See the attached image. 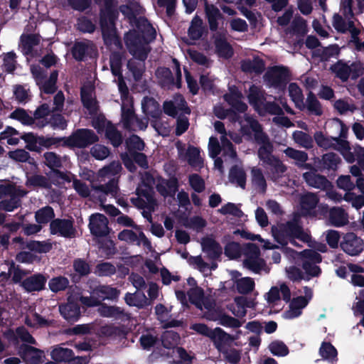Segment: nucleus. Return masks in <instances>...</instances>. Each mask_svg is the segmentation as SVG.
<instances>
[{
    "label": "nucleus",
    "instance_id": "1",
    "mask_svg": "<svg viewBox=\"0 0 364 364\" xmlns=\"http://www.w3.org/2000/svg\"><path fill=\"white\" fill-rule=\"evenodd\" d=\"M119 17L117 0H104L100 9L99 24L104 43L107 47L112 46L116 34V21Z\"/></svg>",
    "mask_w": 364,
    "mask_h": 364
},
{
    "label": "nucleus",
    "instance_id": "2",
    "mask_svg": "<svg viewBox=\"0 0 364 364\" xmlns=\"http://www.w3.org/2000/svg\"><path fill=\"white\" fill-rule=\"evenodd\" d=\"M245 121L248 124L242 126L241 132L244 136H248L252 135V132H254L255 141L260 145L257 151L259 159L264 163L267 161V159L274 157L273 145L268 135L263 131L262 124L258 120L249 116L245 117Z\"/></svg>",
    "mask_w": 364,
    "mask_h": 364
},
{
    "label": "nucleus",
    "instance_id": "3",
    "mask_svg": "<svg viewBox=\"0 0 364 364\" xmlns=\"http://www.w3.org/2000/svg\"><path fill=\"white\" fill-rule=\"evenodd\" d=\"M272 233L274 240L282 246L287 245L289 242L296 245L295 239L303 242H306L309 239L308 234L304 231L303 227L296 220H289L273 225Z\"/></svg>",
    "mask_w": 364,
    "mask_h": 364
},
{
    "label": "nucleus",
    "instance_id": "4",
    "mask_svg": "<svg viewBox=\"0 0 364 364\" xmlns=\"http://www.w3.org/2000/svg\"><path fill=\"white\" fill-rule=\"evenodd\" d=\"M124 41L129 53L136 60L145 61L151 51V48L144 37L136 30L131 29L124 34Z\"/></svg>",
    "mask_w": 364,
    "mask_h": 364
},
{
    "label": "nucleus",
    "instance_id": "5",
    "mask_svg": "<svg viewBox=\"0 0 364 364\" xmlns=\"http://www.w3.org/2000/svg\"><path fill=\"white\" fill-rule=\"evenodd\" d=\"M99 141V136L90 129L80 128L73 131L69 136H66L62 146L70 149H85Z\"/></svg>",
    "mask_w": 364,
    "mask_h": 364
},
{
    "label": "nucleus",
    "instance_id": "6",
    "mask_svg": "<svg viewBox=\"0 0 364 364\" xmlns=\"http://www.w3.org/2000/svg\"><path fill=\"white\" fill-rule=\"evenodd\" d=\"M263 77L269 87L284 91L290 80V72L285 66L274 65L269 68Z\"/></svg>",
    "mask_w": 364,
    "mask_h": 364
},
{
    "label": "nucleus",
    "instance_id": "7",
    "mask_svg": "<svg viewBox=\"0 0 364 364\" xmlns=\"http://www.w3.org/2000/svg\"><path fill=\"white\" fill-rule=\"evenodd\" d=\"M75 220L72 217L68 218H55L49 225L50 234L65 238H74L77 230L74 225Z\"/></svg>",
    "mask_w": 364,
    "mask_h": 364
},
{
    "label": "nucleus",
    "instance_id": "8",
    "mask_svg": "<svg viewBox=\"0 0 364 364\" xmlns=\"http://www.w3.org/2000/svg\"><path fill=\"white\" fill-rule=\"evenodd\" d=\"M341 248L350 256L359 255L364 249L363 240L354 232L345 234L340 242Z\"/></svg>",
    "mask_w": 364,
    "mask_h": 364
},
{
    "label": "nucleus",
    "instance_id": "9",
    "mask_svg": "<svg viewBox=\"0 0 364 364\" xmlns=\"http://www.w3.org/2000/svg\"><path fill=\"white\" fill-rule=\"evenodd\" d=\"M45 165L51 170L53 176L60 178L65 181L70 182V178L68 174L60 170L63 168L61 156L55 152L48 151L44 153Z\"/></svg>",
    "mask_w": 364,
    "mask_h": 364
},
{
    "label": "nucleus",
    "instance_id": "10",
    "mask_svg": "<svg viewBox=\"0 0 364 364\" xmlns=\"http://www.w3.org/2000/svg\"><path fill=\"white\" fill-rule=\"evenodd\" d=\"M108 220L101 213H95L90 215L89 228L91 234L97 237H105L109 233Z\"/></svg>",
    "mask_w": 364,
    "mask_h": 364
},
{
    "label": "nucleus",
    "instance_id": "11",
    "mask_svg": "<svg viewBox=\"0 0 364 364\" xmlns=\"http://www.w3.org/2000/svg\"><path fill=\"white\" fill-rule=\"evenodd\" d=\"M18 354L26 364H42L44 352L26 343L20 345Z\"/></svg>",
    "mask_w": 364,
    "mask_h": 364
},
{
    "label": "nucleus",
    "instance_id": "12",
    "mask_svg": "<svg viewBox=\"0 0 364 364\" xmlns=\"http://www.w3.org/2000/svg\"><path fill=\"white\" fill-rule=\"evenodd\" d=\"M205 16L211 32H216L219 28L220 21H223L224 16L220 9L213 4L204 1Z\"/></svg>",
    "mask_w": 364,
    "mask_h": 364
},
{
    "label": "nucleus",
    "instance_id": "13",
    "mask_svg": "<svg viewBox=\"0 0 364 364\" xmlns=\"http://www.w3.org/2000/svg\"><path fill=\"white\" fill-rule=\"evenodd\" d=\"M95 51V46L91 41H75L71 48L73 58L78 61H85L87 57H92Z\"/></svg>",
    "mask_w": 364,
    "mask_h": 364
},
{
    "label": "nucleus",
    "instance_id": "14",
    "mask_svg": "<svg viewBox=\"0 0 364 364\" xmlns=\"http://www.w3.org/2000/svg\"><path fill=\"white\" fill-rule=\"evenodd\" d=\"M97 334L102 338H107L121 341L124 339H127L128 331L124 326L106 324L98 328Z\"/></svg>",
    "mask_w": 364,
    "mask_h": 364
},
{
    "label": "nucleus",
    "instance_id": "15",
    "mask_svg": "<svg viewBox=\"0 0 364 364\" xmlns=\"http://www.w3.org/2000/svg\"><path fill=\"white\" fill-rule=\"evenodd\" d=\"M60 315L68 323H73L78 321L81 316L80 308L79 304L73 301L68 299V302L59 306Z\"/></svg>",
    "mask_w": 364,
    "mask_h": 364
},
{
    "label": "nucleus",
    "instance_id": "16",
    "mask_svg": "<svg viewBox=\"0 0 364 364\" xmlns=\"http://www.w3.org/2000/svg\"><path fill=\"white\" fill-rule=\"evenodd\" d=\"M319 202L318 196L313 193H307L301 198V210L304 216L316 217V208Z\"/></svg>",
    "mask_w": 364,
    "mask_h": 364
},
{
    "label": "nucleus",
    "instance_id": "17",
    "mask_svg": "<svg viewBox=\"0 0 364 364\" xmlns=\"http://www.w3.org/2000/svg\"><path fill=\"white\" fill-rule=\"evenodd\" d=\"M47 278L41 273L26 277L21 282V287L27 292L40 291L45 289Z\"/></svg>",
    "mask_w": 364,
    "mask_h": 364
},
{
    "label": "nucleus",
    "instance_id": "18",
    "mask_svg": "<svg viewBox=\"0 0 364 364\" xmlns=\"http://www.w3.org/2000/svg\"><path fill=\"white\" fill-rule=\"evenodd\" d=\"M136 31L146 40L148 42H153L156 37V31L151 23L144 16L138 17L134 22Z\"/></svg>",
    "mask_w": 364,
    "mask_h": 364
},
{
    "label": "nucleus",
    "instance_id": "19",
    "mask_svg": "<svg viewBox=\"0 0 364 364\" xmlns=\"http://www.w3.org/2000/svg\"><path fill=\"white\" fill-rule=\"evenodd\" d=\"M98 312L103 317L112 318L115 320L125 321L130 318L129 314L121 307L109 306L105 303H101Z\"/></svg>",
    "mask_w": 364,
    "mask_h": 364
},
{
    "label": "nucleus",
    "instance_id": "20",
    "mask_svg": "<svg viewBox=\"0 0 364 364\" xmlns=\"http://www.w3.org/2000/svg\"><path fill=\"white\" fill-rule=\"evenodd\" d=\"M201 246L203 251L207 254L210 259L216 260L223 253V249L219 242L212 237H203Z\"/></svg>",
    "mask_w": 364,
    "mask_h": 364
},
{
    "label": "nucleus",
    "instance_id": "21",
    "mask_svg": "<svg viewBox=\"0 0 364 364\" xmlns=\"http://www.w3.org/2000/svg\"><path fill=\"white\" fill-rule=\"evenodd\" d=\"M212 334L211 339L213 341L215 347L220 353L227 348L225 346H230L235 340L232 336L226 333L219 327L215 328Z\"/></svg>",
    "mask_w": 364,
    "mask_h": 364
},
{
    "label": "nucleus",
    "instance_id": "22",
    "mask_svg": "<svg viewBox=\"0 0 364 364\" xmlns=\"http://www.w3.org/2000/svg\"><path fill=\"white\" fill-rule=\"evenodd\" d=\"M317 171H307L303 173L302 177L305 182L309 186L315 188L325 190L329 185L330 182L326 176L316 173Z\"/></svg>",
    "mask_w": 364,
    "mask_h": 364
},
{
    "label": "nucleus",
    "instance_id": "23",
    "mask_svg": "<svg viewBox=\"0 0 364 364\" xmlns=\"http://www.w3.org/2000/svg\"><path fill=\"white\" fill-rule=\"evenodd\" d=\"M214 46L215 52L219 57L225 59L232 57L234 54L233 48L224 35L220 33L215 36Z\"/></svg>",
    "mask_w": 364,
    "mask_h": 364
},
{
    "label": "nucleus",
    "instance_id": "24",
    "mask_svg": "<svg viewBox=\"0 0 364 364\" xmlns=\"http://www.w3.org/2000/svg\"><path fill=\"white\" fill-rule=\"evenodd\" d=\"M270 174L272 180H277L280 178L287 171L286 166L277 156L267 159V161L263 163Z\"/></svg>",
    "mask_w": 364,
    "mask_h": 364
},
{
    "label": "nucleus",
    "instance_id": "25",
    "mask_svg": "<svg viewBox=\"0 0 364 364\" xmlns=\"http://www.w3.org/2000/svg\"><path fill=\"white\" fill-rule=\"evenodd\" d=\"M48 124L53 129L64 130L68 126V122L61 114L54 113V112H53L48 119H44L36 123V126L39 128H43Z\"/></svg>",
    "mask_w": 364,
    "mask_h": 364
},
{
    "label": "nucleus",
    "instance_id": "26",
    "mask_svg": "<svg viewBox=\"0 0 364 364\" xmlns=\"http://www.w3.org/2000/svg\"><path fill=\"white\" fill-rule=\"evenodd\" d=\"M247 99L250 105H252L256 111L260 113L261 107L266 101L264 91L262 90L259 87L253 85L250 87Z\"/></svg>",
    "mask_w": 364,
    "mask_h": 364
},
{
    "label": "nucleus",
    "instance_id": "27",
    "mask_svg": "<svg viewBox=\"0 0 364 364\" xmlns=\"http://www.w3.org/2000/svg\"><path fill=\"white\" fill-rule=\"evenodd\" d=\"M320 170L327 169L336 171L341 162L340 156L333 152H328L322 155L321 159L317 158Z\"/></svg>",
    "mask_w": 364,
    "mask_h": 364
},
{
    "label": "nucleus",
    "instance_id": "28",
    "mask_svg": "<svg viewBox=\"0 0 364 364\" xmlns=\"http://www.w3.org/2000/svg\"><path fill=\"white\" fill-rule=\"evenodd\" d=\"M143 112L154 119H159L162 111L158 102L153 97H145L142 101Z\"/></svg>",
    "mask_w": 364,
    "mask_h": 364
},
{
    "label": "nucleus",
    "instance_id": "29",
    "mask_svg": "<svg viewBox=\"0 0 364 364\" xmlns=\"http://www.w3.org/2000/svg\"><path fill=\"white\" fill-rule=\"evenodd\" d=\"M328 220L333 226L342 227L348 222V214L341 207H333L331 208Z\"/></svg>",
    "mask_w": 364,
    "mask_h": 364
},
{
    "label": "nucleus",
    "instance_id": "30",
    "mask_svg": "<svg viewBox=\"0 0 364 364\" xmlns=\"http://www.w3.org/2000/svg\"><path fill=\"white\" fill-rule=\"evenodd\" d=\"M251 176V181L254 188L257 193L264 194L267 191V184L262 170L259 168H252Z\"/></svg>",
    "mask_w": 364,
    "mask_h": 364
},
{
    "label": "nucleus",
    "instance_id": "31",
    "mask_svg": "<svg viewBox=\"0 0 364 364\" xmlns=\"http://www.w3.org/2000/svg\"><path fill=\"white\" fill-rule=\"evenodd\" d=\"M164 112L169 117L176 118L178 116V111L181 110L185 114H189L191 109L188 107L187 102L184 99L181 100V104L176 107L173 101H165L163 105Z\"/></svg>",
    "mask_w": 364,
    "mask_h": 364
},
{
    "label": "nucleus",
    "instance_id": "32",
    "mask_svg": "<svg viewBox=\"0 0 364 364\" xmlns=\"http://www.w3.org/2000/svg\"><path fill=\"white\" fill-rule=\"evenodd\" d=\"M20 139L26 143L25 149L30 151L41 153L42 148L40 146V136L33 132H24L21 134Z\"/></svg>",
    "mask_w": 364,
    "mask_h": 364
},
{
    "label": "nucleus",
    "instance_id": "33",
    "mask_svg": "<svg viewBox=\"0 0 364 364\" xmlns=\"http://www.w3.org/2000/svg\"><path fill=\"white\" fill-rule=\"evenodd\" d=\"M80 97L84 107L89 111L90 114H96L98 110L97 102L92 98L91 91L84 87H82Z\"/></svg>",
    "mask_w": 364,
    "mask_h": 364
},
{
    "label": "nucleus",
    "instance_id": "34",
    "mask_svg": "<svg viewBox=\"0 0 364 364\" xmlns=\"http://www.w3.org/2000/svg\"><path fill=\"white\" fill-rule=\"evenodd\" d=\"M156 76L162 87L169 89L174 85V77L170 68L159 67L156 70Z\"/></svg>",
    "mask_w": 364,
    "mask_h": 364
},
{
    "label": "nucleus",
    "instance_id": "35",
    "mask_svg": "<svg viewBox=\"0 0 364 364\" xmlns=\"http://www.w3.org/2000/svg\"><path fill=\"white\" fill-rule=\"evenodd\" d=\"M229 179L231 183H237L241 188L245 189L247 175L242 168L237 165L232 166L229 173Z\"/></svg>",
    "mask_w": 364,
    "mask_h": 364
},
{
    "label": "nucleus",
    "instance_id": "36",
    "mask_svg": "<svg viewBox=\"0 0 364 364\" xmlns=\"http://www.w3.org/2000/svg\"><path fill=\"white\" fill-rule=\"evenodd\" d=\"M124 53L119 51H113L109 56V65L112 75L115 77H122V59Z\"/></svg>",
    "mask_w": 364,
    "mask_h": 364
},
{
    "label": "nucleus",
    "instance_id": "37",
    "mask_svg": "<svg viewBox=\"0 0 364 364\" xmlns=\"http://www.w3.org/2000/svg\"><path fill=\"white\" fill-rule=\"evenodd\" d=\"M331 70L342 82H347L350 75V66L342 60H338L331 66Z\"/></svg>",
    "mask_w": 364,
    "mask_h": 364
},
{
    "label": "nucleus",
    "instance_id": "38",
    "mask_svg": "<svg viewBox=\"0 0 364 364\" xmlns=\"http://www.w3.org/2000/svg\"><path fill=\"white\" fill-rule=\"evenodd\" d=\"M319 355L323 360L331 363L338 360V351L330 342H322L319 348Z\"/></svg>",
    "mask_w": 364,
    "mask_h": 364
},
{
    "label": "nucleus",
    "instance_id": "39",
    "mask_svg": "<svg viewBox=\"0 0 364 364\" xmlns=\"http://www.w3.org/2000/svg\"><path fill=\"white\" fill-rule=\"evenodd\" d=\"M105 136L110 141L114 147L119 146L123 141L121 132L114 127L111 122H107L105 129Z\"/></svg>",
    "mask_w": 364,
    "mask_h": 364
},
{
    "label": "nucleus",
    "instance_id": "40",
    "mask_svg": "<svg viewBox=\"0 0 364 364\" xmlns=\"http://www.w3.org/2000/svg\"><path fill=\"white\" fill-rule=\"evenodd\" d=\"M55 216L54 210L50 205L44 206L35 213L36 222L40 225L50 223V221L55 219Z\"/></svg>",
    "mask_w": 364,
    "mask_h": 364
},
{
    "label": "nucleus",
    "instance_id": "41",
    "mask_svg": "<svg viewBox=\"0 0 364 364\" xmlns=\"http://www.w3.org/2000/svg\"><path fill=\"white\" fill-rule=\"evenodd\" d=\"M52 359L58 362H70L74 360V353L71 349L65 348L62 347L55 348L51 351Z\"/></svg>",
    "mask_w": 364,
    "mask_h": 364
},
{
    "label": "nucleus",
    "instance_id": "42",
    "mask_svg": "<svg viewBox=\"0 0 364 364\" xmlns=\"http://www.w3.org/2000/svg\"><path fill=\"white\" fill-rule=\"evenodd\" d=\"M186 156L188 164L192 167H201L203 161L200 157V149L194 146L189 145L187 148Z\"/></svg>",
    "mask_w": 364,
    "mask_h": 364
},
{
    "label": "nucleus",
    "instance_id": "43",
    "mask_svg": "<svg viewBox=\"0 0 364 364\" xmlns=\"http://www.w3.org/2000/svg\"><path fill=\"white\" fill-rule=\"evenodd\" d=\"M126 149L129 154L136 151H142L145 148V143L136 134H132L125 141Z\"/></svg>",
    "mask_w": 364,
    "mask_h": 364
},
{
    "label": "nucleus",
    "instance_id": "44",
    "mask_svg": "<svg viewBox=\"0 0 364 364\" xmlns=\"http://www.w3.org/2000/svg\"><path fill=\"white\" fill-rule=\"evenodd\" d=\"M9 117L20 122L24 126H31L34 124V118L30 116L23 108H16L10 114Z\"/></svg>",
    "mask_w": 364,
    "mask_h": 364
},
{
    "label": "nucleus",
    "instance_id": "45",
    "mask_svg": "<svg viewBox=\"0 0 364 364\" xmlns=\"http://www.w3.org/2000/svg\"><path fill=\"white\" fill-rule=\"evenodd\" d=\"M141 348L146 351H150L159 342L157 336H154L148 331L143 333L139 340Z\"/></svg>",
    "mask_w": 364,
    "mask_h": 364
},
{
    "label": "nucleus",
    "instance_id": "46",
    "mask_svg": "<svg viewBox=\"0 0 364 364\" xmlns=\"http://www.w3.org/2000/svg\"><path fill=\"white\" fill-rule=\"evenodd\" d=\"M293 139L297 144L306 149H310L314 146L313 138L304 132L299 130L294 132Z\"/></svg>",
    "mask_w": 364,
    "mask_h": 364
},
{
    "label": "nucleus",
    "instance_id": "47",
    "mask_svg": "<svg viewBox=\"0 0 364 364\" xmlns=\"http://www.w3.org/2000/svg\"><path fill=\"white\" fill-rule=\"evenodd\" d=\"M135 121L139 122L140 120L136 116L134 109L122 106L121 122L123 124L124 128L130 130Z\"/></svg>",
    "mask_w": 364,
    "mask_h": 364
},
{
    "label": "nucleus",
    "instance_id": "48",
    "mask_svg": "<svg viewBox=\"0 0 364 364\" xmlns=\"http://www.w3.org/2000/svg\"><path fill=\"white\" fill-rule=\"evenodd\" d=\"M136 59H130L127 62V68L132 73L135 80L141 79L145 70L144 61H136Z\"/></svg>",
    "mask_w": 364,
    "mask_h": 364
},
{
    "label": "nucleus",
    "instance_id": "49",
    "mask_svg": "<svg viewBox=\"0 0 364 364\" xmlns=\"http://www.w3.org/2000/svg\"><path fill=\"white\" fill-rule=\"evenodd\" d=\"M26 247L31 252L37 253H47L52 250V244L47 241L30 240L26 242Z\"/></svg>",
    "mask_w": 364,
    "mask_h": 364
},
{
    "label": "nucleus",
    "instance_id": "50",
    "mask_svg": "<svg viewBox=\"0 0 364 364\" xmlns=\"http://www.w3.org/2000/svg\"><path fill=\"white\" fill-rule=\"evenodd\" d=\"M73 267L80 278L87 277L91 273L89 263L82 258H76L73 262Z\"/></svg>",
    "mask_w": 364,
    "mask_h": 364
},
{
    "label": "nucleus",
    "instance_id": "51",
    "mask_svg": "<svg viewBox=\"0 0 364 364\" xmlns=\"http://www.w3.org/2000/svg\"><path fill=\"white\" fill-rule=\"evenodd\" d=\"M293 33L304 37L308 32L306 21L301 16L295 17L291 24V28L288 33Z\"/></svg>",
    "mask_w": 364,
    "mask_h": 364
},
{
    "label": "nucleus",
    "instance_id": "52",
    "mask_svg": "<svg viewBox=\"0 0 364 364\" xmlns=\"http://www.w3.org/2000/svg\"><path fill=\"white\" fill-rule=\"evenodd\" d=\"M285 155L295 161L294 164L299 166L301 163L307 161L309 156L308 154L304 151H300L291 147H287L284 150Z\"/></svg>",
    "mask_w": 364,
    "mask_h": 364
},
{
    "label": "nucleus",
    "instance_id": "53",
    "mask_svg": "<svg viewBox=\"0 0 364 364\" xmlns=\"http://www.w3.org/2000/svg\"><path fill=\"white\" fill-rule=\"evenodd\" d=\"M289 95L296 107L304 106V95L301 89L296 82H291L289 85Z\"/></svg>",
    "mask_w": 364,
    "mask_h": 364
},
{
    "label": "nucleus",
    "instance_id": "54",
    "mask_svg": "<svg viewBox=\"0 0 364 364\" xmlns=\"http://www.w3.org/2000/svg\"><path fill=\"white\" fill-rule=\"evenodd\" d=\"M97 296L102 299H117L119 295V290L109 286H100L97 290Z\"/></svg>",
    "mask_w": 364,
    "mask_h": 364
},
{
    "label": "nucleus",
    "instance_id": "55",
    "mask_svg": "<svg viewBox=\"0 0 364 364\" xmlns=\"http://www.w3.org/2000/svg\"><path fill=\"white\" fill-rule=\"evenodd\" d=\"M306 107L311 113L316 116H321L323 114L321 103L317 100L316 95L311 91L307 96Z\"/></svg>",
    "mask_w": 364,
    "mask_h": 364
},
{
    "label": "nucleus",
    "instance_id": "56",
    "mask_svg": "<svg viewBox=\"0 0 364 364\" xmlns=\"http://www.w3.org/2000/svg\"><path fill=\"white\" fill-rule=\"evenodd\" d=\"M68 285L69 280L63 276L53 277L48 283L50 289L54 293L65 290Z\"/></svg>",
    "mask_w": 364,
    "mask_h": 364
},
{
    "label": "nucleus",
    "instance_id": "57",
    "mask_svg": "<svg viewBox=\"0 0 364 364\" xmlns=\"http://www.w3.org/2000/svg\"><path fill=\"white\" fill-rule=\"evenodd\" d=\"M66 136L54 137V136H40V146L41 147H45L50 149L52 146L58 147L62 146V144H64Z\"/></svg>",
    "mask_w": 364,
    "mask_h": 364
},
{
    "label": "nucleus",
    "instance_id": "58",
    "mask_svg": "<svg viewBox=\"0 0 364 364\" xmlns=\"http://www.w3.org/2000/svg\"><path fill=\"white\" fill-rule=\"evenodd\" d=\"M304 293L306 294L305 296H299L295 298H293L291 301V306H294V309H301L306 307L309 303V299L311 297V289L309 287H304Z\"/></svg>",
    "mask_w": 364,
    "mask_h": 364
},
{
    "label": "nucleus",
    "instance_id": "59",
    "mask_svg": "<svg viewBox=\"0 0 364 364\" xmlns=\"http://www.w3.org/2000/svg\"><path fill=\"white\" fill-rule=\"evenodd\" d=\"M178 339V333L173 331H166L161 337L162 346L167 349L174 348Z\"/></svg>",
    "mask_w": 364,
    "mask_h": 364
},
{
    "label": "nucleus",
    "instance_id": "60",
    "mask_svg": "<svg viewBox=\"0 0 364 364\" xmlns=\"http://www.w3.org/2000/svg\"><path fill=\"white\" fill-rule=\"evenodd\" d=\"M334 138L333 136H325L321 131L316 132L314 135V139L317 146L324 149H331L333 146Z\"/></svg>",
    "mask_w": 364,
    "mask_h": 364
},
{
    "label": "nucleus",
    "instance_id": "61",
    "mask_svg": "<svg viewBox=\"0 0 364 364\" xmlns=\"http://www.w3.org/2000/svg\"><path fill=\"white\" fill-rule=\"evenodd\" d=\"M224 253L230 259L239 258L242 254V248L240 243L237 242L227 243L224 248Z\"/></svg>",
    "mask_w": 364,
    "mask_h": 364
},
{
    "label": "nucleus",
    "instance_id": "62",
    "mask_svg": "<svg viewBox=\"0 0 364 364\" xmlns=\"http://www.w3.org/2000/svg\"><path fill=\"white\" fill-rule=\"evenodd\" d=\"M269 350L272 354L279 357L286 356L289 352L287 345L280 341H272L269 345Z\"/></svg>",
    "mask_w": 364,
    "mask_h": 364
},
{
    "label": "nucleus",
    "instance_id": "63",
    "mask_svg": "<svg viewBox=\"0 0 364 364\" xmlns=\"http://www.w3.org/2000/svg\"><path fill=\"white\" fill-rule=\"evenodd\" d=\"M236 287L240 294H247L254 289L255 282L250 277H244L237 280Z\"/></svg>",
    "mask_w": 364,
    "mask_h": 364
},
{
    "label": "nucleus",
    "instance_id": "64",
    "mask_svg": "<svg viewBox=\"0 0 364 364\" xmlns=\"http://www.w3.org/2000/svg\"><path fill=\"white\" fill-rule=\"evenodd\" d=\"M21 200L13 195L9 199H4L0 201V210L6 212H11L21 206Z\"/></svg>",
    "mask_w": 364,
    "mask_h": 364
}]
</instances>
